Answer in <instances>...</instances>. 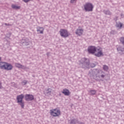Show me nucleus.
Returning <instances> with one entry per match:
<instances>
[{
	"mask_svg": "<svg viewBox=\"0 0 124 124\" xmlns=\"http://www.w3.org/2000/svg\"><path fill=\"white\" fill-rule=\"evenodd\" d=\"M116 27L119 29H122L123 23H121V22H116Z\"/></svg>",
	"mask_w": 124,
	"mask_h": 124,
	"instance_id": "obj_20",
	"label": "nucleus"
},
{
	"mask_svg": "<svg viewBox=\"0 0 124 124\" xmlns=\"http://www.w3.org/2000/svg\"><path fill=\"white\" fill-rule=\"evenodd\" d=\"M96 51V47L94 46H90L88 48V52L89 54L93 55Z\"/></svg>",
	"mask_w": 124,
	"mask_h": 124,
	"instance_id": "obj_6",
	"label": "nucleus"
},
{
	"mask_svg": "<svg viewBox=\"0 0 124 124\" xmlns=\"http://www.w3.org/2000/svg\"><path fill=\"white\" fill-rule=\"evenodd\" d=\"M84 8L86 12H92L93 9V5L92 3L87 2L84 5Z\"/></svg>",
	"mask_w": 124,
	"mask_h": 124,
	"instance_id": "obj_3",
	"label": "nucleus"
},
{
	"mask_svg": "<svg viewBox=\"0 0 124 124\" xmlns=\"http://www.w3.org/2000/svg\"><path fill=\"white\" fill-rule=\"evenodd\" d=\"M6 62H0V68L1 69H4Z\"/></svg>",
	"mask_w": 124,
	"mask_h": 124,
	"instance_id": "obj_18",
	"label": "nucleus"
},
{
	"mask_svg": "<svg viewBox=\"0 0 124 124\" xmlns=\"http://www.w3.org/2000/svg\"><path fill=\"white\" fill-rule=\"evenodd\" d=\"M1 89H3V87L2 86V82L0 81V90H1Z\"/></svg>",
	"mask_w": 124,
	"mask_h": 124,
	"instance_id": "obj_27",
	"label": "nucleus"
},
{
	"mask_svg": "<svg viewBox=\"0 0 124 124\" xmlns=\"http://www.w3.org/2000/svg\"><path fill=\"white\" fill-rule=\"evenodd\" d=\"M12 8H13V9H15L16 10H18L21 8V7L20 6L13 4L12 5Z\"/></svg>",
	"mask_w": 124,
	"mask_h": 124,
	"instance_id": "obj_19",
	"label": "nucleus"
},
{
	"mask_svg": "<svg viewBox=\"0 0 124 124\" xmlns=\"http://www.w3.org/2000/svg\"><path fill=\"white\" fill-rule=\"evenodd\" d=\"M51 92L52 91L51 90V89H48L46 90V93H47L48 94H50Z\"/></svg>",
	"mask_w": 124,
	"mask_h": 124,
	"instance_id": "obj_26",
	"label": "nucleus"
},
{
	"mask_svg": "<svg viewBox=\"0 0 124 124\" xmlns=\"http://www.w3.org/2000/svg\"><path fill=\"white\" fill-rule=\"evenodd\" d=\"M28 84V80H24L21 82V85L22 86H25V85H27Z\"/></svg>",
	"mask_w": 124,
	"mask_h": 124,
	"instance_id": "obj_24",
	"label": "nucleus"
},
{
	"mask_svg": "<svg viewBox=\"0 0 124 124\" xmlns=\"http://www.w3.org/2000/svg\"><path fill=\"white\" fill-rule=\"evenodd\" d=\"M78 124H85V123H83V122H79V123H78Z\"/></svg>",
	"mask_w": 124,
	"mask_h": 124,
	"instance_id": "obj_31",
	"label": "nucleus"
},
{
	"mask_svg": "<svg viewBox=\"0 0 124 124\" xmlns=\"http://www.w3.org/2000/svg\"><path fill=\"white\" fill-rule=\"evenodd\" d=\"M13 68V66L10 63L6 62L5 64V67L4 68V69L5 70H12V69Z\"/></svg>",
	"mask_w": 124,
	"mask_h": 124,
	"instance_id": "obj_9",
	"label": "nucleus"
},
{
	"mask_svg": "<svg viewBox=\"0 0 124 124\" xmlns=\"http://www.w3.org/2000/svg\"><path fill=\"white\" fill-rule=\"evenodd\" d=\"M25 97V96L23 94L18 95L16 97L17 102L19 105H20L21 108H24L25 105L24 102H23V99Z\"/></svg>",
	"mask_w": 124,
	"mask_h": 124,
	"instance_id": "obj_2",
	"label": "nucleus"
},
{
	"mask_svg": "<svg viewBox=\"0 0 124 124\" xmlns=\"http://www.w3.org/2000/svg\"><path fill=\"white\" fill-rule=\"evenodd\" d=\"M46 55H47V56H50V53H49V52H47V53H46Z\"/></svg>",
	"mask_w": 124,
	"mask_h": 124,
	"instance_id": "obj_32",
	"label": "nucleus"
},
{
	"mask_svg": "<svg viewBox=\"0 0 124 124\" xmlns=\"http://www.w3.org/2000/svg\"><path fill=\"white\" fill-rule=\"evenodd\" d=\"M44 31V29L43 27H38L37 28V31H40V33L41 34H43V31Z\"/></svg>",
	"mask_w": 124,
	"mask_h": 124,
	"instance_id": "obj_17",
	"label": "nucleus"
},
{
	"mask_svg": "<svg viewBox=\"0 0 124 124\" xmlns=\"http://www.w3.org/2000/svg\"><path fill=\"white\" fill-rule=\"evenodd\" d=\"M119 41L121 44H122V45H124V37H120L119 39Z\"/></svg>",
	"mask_w": 124,
	"mask_h": 124,
	"instance_id": "obj_21",
	"label": "nucleus"
},
{
	"mask_svg": "<svg viewBox=\"0 0 124 124\" xmlns=\"http://www.w3.org/2000/svg\"><path fill=\"white\" fill-rule=\"evenodd\" d=\"M83 32H84V30L82 29H78L76 31V34L77 35H82L83 34Z\"/></svg>",
	"mask_w": 124,
	"mask_h": 124,
	"instance_id": "obj_11",
	"label": "nucleus"
},
{
	"mask_svg": "<svg viewBox=\"0 0 124 124\" xmlns=\"http://www.w3.org/2000/svg\"><path fill=\"white\" fill-rule=\"evenodd\" d=\"M50 113L53 117H59L61 116V110L58 108L52 109L50 110Z\"/></svg>",
	"mask_w": 124,
	"mask_h": 124,
	"instance_id": "obj_4",
	"label": "nucleus"
},
{
	"mask_svg": "<svg viewBox=\"0 0 124 124\" xmlns=\"http://www.w3.org/2000/svg\"><path fill=\"white\" fill-rule=\"evenodd\" d=\"M89 93L91 95H94L96 93V91L95 90H90L89 91Z\"/></svg>",
	"mask_w": 124,
	"mask_h": 124,
	"instance_id": "obj_22",
	"label": "nucleus"
},
{
	"mask_svg": "<svg viewBox=\"0 0 124 124\" xmlns=\"http://www.w3.org/2000/svg\"><path fill=\"white\" fill-rule=\"evenodd\" d=\"M103 69H104L105 71H108V69H109V68L108 67V66L106 65H104L103 66Z\"/></svg>",
	"mask_w": 124,
	"mask_h": 124,
	"instance_id": "obj_23",
	"label": "nucleus"
},
{
	"mask_svg": "<svg viewBox=\"0 0 124 124\" xmlns=\"http://www.w3.org/2000/svg\"><path fill=\"white\" fill-rule=\"evenodd\" d=\"M4 25L5 26H8V24H7V23H4Z\"/></svg>",
	"mask_w": 124,
	"mask_h": 124,
	"instance_id": "obj_33",
	"label": "nucleus"
},
{
	"mask_svg": "<svg viewBox=\"0 0 124 124\" xmlns=\"http://www.w3.org/2000/svg\"><path fill=\"white\" fill-rule=\"evenodd\" d=\"M117 50L118 52L121 54V55H123L124 54V46H119L117 47Z\"/></svg>",
	"mask_w": 124,
	"mask_h": 124,
	"instance_id": "obj_10",
	"label": "nucleus"
},
{
	"mask_svg": "<svg viewBox=\"0 0 124 124\" xmlns=\"http://www.w3.org/2000/svg\"><path fill=\"white\" fill-rule=\"evenodd\" d=\"M90 66L92 68L94 67V66H95V64L94 63H91L90 64Z\"/></svg>",
	"mask_w": 124,
	"mask_h": 124,
	"instance_id": "obj_29",
	"label": "nucleus"
},
{
	"mask_svg": "<svg viewBox=\"0 0 124 124\" xmlns=\"http://www.w3.org/2000/svg\"><path fill=\"white\" fill-rule=\"evenodd\" d=\"M1 61V57H0V61Z\"/></svg>",
	"mask_w": 124,
	"mask_h": 124,
	"instance_id": "obj_34",
	"label": "nucleus"
},
{
	"mask_svg": "<svg viewBox=\"0 0 124 124\" xmlns=\"http://www.w3.org/2000/svg\"><path fill=\"white\" fill-rule=\"evenodd\" d=\"M103 12L105 14V15H109V16L112 15V13L108 10H104L103 11Z\"/></svg>",
	"mask_w": 124,
	"mask_h": 124,
	"instance_id": "obj_16",
	"label": "nucleus"
},
{
	"mask_svg": "<svg viewBox=\"0 0 124 124\" xmlns=\"http://www.w3.org/2000/svg\"><path fill=\"white\" fill-rule=\"evenodd\" d=\"M21 43L23 46H28L30 44V40L28 38L22 39Z\"/></svg>",
	"mask_w": 124,
	"mask_h": 124,
	"instance_id": "obj_8",
	"label": "nucleus"
},
{
	"mask_svg": "<svg viewBox=\"0 0 124 124\" xmlns=\"http://www.w3.org/2000/svg\"><path fill=\"white\" fill-rule=\"evenodd\" d=\"M75 1V0H71V3H73Z\"/></svg>",
	"mask_w": 124,
	"mask_h": 124,
	"instance_id": "obj_30",
	"label": "nucleus"
},
{
	"mask_svg": "<svg viewBox=\"0 0 124 124\" xmlns=\"http://www.w3.org/2000/svg\"><path fill=\"white\" fill-rule=\"evenodd\" d=\"M100 75H99V78H102L103 79V78H104V77L106 76V74H105V72L101 70L100 71Z\"/></svg>",
	"mask_w": 124,
	"mask_h": 124,
	"instance_id": "obj_14",
	"label": "nucleus"
},
{
	"mask_svg": "<svg viewBox=\"0 0 124 124\" xmlns=\"http://www.w3.org/2000/svg\"><path fill=\"white\" fill-rule=\"evenodd\" d=\"M79 123L78 119H74L71 120L70 124H79Z\"/></svg>",
	"mask_w": 124,
	"mask_h": 124,
	"instance_id": "obj_13",
	"label": "nucleus"
},
{
	"mask_svg": "<svg viewBox=\"0 0 124 124\" xmlns=\"http://www.w3.org/2000/svg\"><path fill=\"white\" fill-rule=\"evenodd\" d=\"M15 65L16 67H17L18 68H21V64L19 63H16Z\"/></svg>",
	"mask_w": 124,
	"mask_h": 124,
	"instance_id": "obj_25",
	"label": "nucleus"
},
{
	"mask_svg": "<svg viewBox=\"0 0 124 124\" xmlns=\"http://www.w3.org/2000/svg\"><path fill=\"white\" fill-rule=\"evenodd\" d=\"M98 51L95 54V56L96 57H101V56H103V53H102V51L101 50H99V49H98Z\"/></svg>",
	"mask_w": 124,
	"mask_h": 124,
	"instance_id": "obj_15",
	"label": "nucleus"
},
{
	"mask_svg": "<svg viewBox=\"0 0 124 124\" xmlns=\"http://www.w3.org/2000/svg\"><path fill=\"white\" fill-rule=\"evenodd\" d=\"M62 93H63V94H64V95L68 96L69 95V94H70V92H69V90H68V89H64L62 91Z\"/></svg>",
	"mask_w": 124,
	"mask_h": 124,
	"instance_id": "obj_12",
	"label": "nucleus"
},
{
	"mask_svg": "<svg viewBox=\"0 0 124 124\" xmlns=\"http://www.w3.org/2000/svg\"><path fill=\"white\" fill-rule=\"evenodd\" d=\"M59 32L61 36L64 38H66V37H68V36H69V32H68L67 30L65 29H61Z\"/></svg>",
	"mask_w": 124,
	"mask_h": 124,
	"instance_id": "obj_5",
	"label": "nucleus"
},
{
	"mask_svg": "<svg viewBox=\"0 0 124 124\" xmlns=\"http://www.w3.org/2000/svg\"><path fill=\"white\" fill-rule=\"evenodd\" d=\"M25 97L26 101H31V100H33V99H34V97L32 94H26L25 95Z\"/></svg>",
	"mask_w": 124,
	"mask_h": 124,
	"instance_id": "obj_7",
	"label": "nucleus"
},
{
	"mask_svg": "<svg viewBox=\"0 0 124 124\" xmlns=\"http://www.w3.org/2000/svg\"><path fill=\"white\" fill-rule=\"evenodd\" d=\"M20 68H21L22 69H26V68H27V67H26V66L21 65Z\"/></svg>",
	"mask_w": 124,
	"mask_h": 124,
	"instance_id": "obj_28",
	"label": "nucleus"
},
{
	"mask_svg": "<svg viewBox=\"0 0 124 124\" xmlns=\"http://www.w3.org/2000/svg\"><path fill=\"white\" fill-rule=\"evenodd\" d=\"M80 62L83 68H88L90 66V61L89 59L82 58L80 61Z\"/></svg>",
	"mask_w": 124,
	"mask_h": 124,
	"instance_id": "obj_1",
	"label": "nucleus"
}]
</instances>
